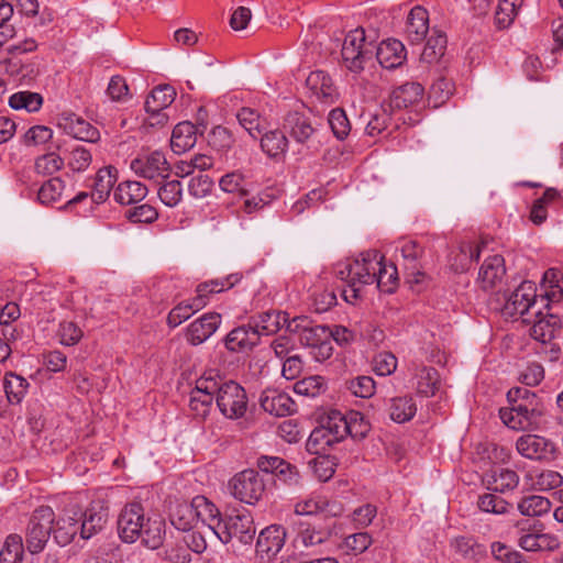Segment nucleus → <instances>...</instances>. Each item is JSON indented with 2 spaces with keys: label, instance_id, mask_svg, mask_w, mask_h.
Segmentation results:
<instances>
[{
  "label": "nucleus",
  "instance_id": "1",
  "mask_svg": "<svg viewBox=\"0 0 563 563\" xmlns=\"http://www.w3.org/2000/svg\"><path fill=\"white\" fill-rule=\"evenodd\" d=\"M107 514L93 507L82 512L79 508L65 509L52 525L53 538L62 547L79 540H88L102 530Z\"/></svg>",
  "mask_w": 563,
  "mask_h": 563
},
{
  "label": "nucleus",
  "instance_id": "2",
  "mask_svg": "<svg viewBox=\"0 0 563 563\" xmlns=\"http://www.w3.org/2000/svg\"><path fill=\"white\" fill-rule=\"evenodd\" d=\"M380 260L384 257L378 251L369 250L353 261L338 264L335 274L345 283L342 296L346 302H354L361 296L364 286L375 283V273L379 269Z\"/></svg>",
  "mask_w": 563,
  "mask_h": 563
},
{
  "label": "nucleus",
  "instance_id": "3",
  "mask_svg": "<svg viewBox=\"0 0 563 563\" xmlns=\"http://www.w3.org/2000/svg\"><path fill=\"white\" fill-rule=\"evenodd\" d=\"M240 279L241 277L238 274H232L224 278L211 279L199 284L196 288V296L191 300L178 303L168 313V325L172 328L178 327L189 319L195 312L202 309L207 305L210 295L219 294L232 288L240 282Z\"/></svg>",
  "mask_w": 563,
  "mask_h": 563
},
{
  "label": "nucleus",
  "instance_id": "4",
  "mask_svg": "<svg viewBox=\"0 0 563 563\" xmlns=\"http://www.w3.org/2000/svg\"><path fill=\"white\" fill-rule=\"evenodd\" d=\"M216 401L220 412L229 419H239L247 409V396L244 388L233 380L224 382L218 373Z\"/></svg>",
  "mask_w": 563,
  "mask_h": 563
},
{
  "label": "nucleus",
  "instance_id": "5",
  "mask_svg": "<svg viewBox=\"0 0 563 563\" xmlns=\"http://www.w3.org/2000/svg\"><path fill=\"white\" fill-rule=\"evenodd\" d=\"M341 56L344 66L355 74L365 68V64L373 57V47L366 42L365 31L355 29L350 31L342 45Z\"/></svg>",
  "mask_w": 563,
  "mask_h": 563
},
{
  "label": "nucleus",
  "instance_id": "6",
  "mask_svg": "<svg viewBox=\"0 0 563 563\" xmlns=\"http://www.w3.org/2000/svg\"><path fill=\"white\" fill-rule=\"evenodd\" d=\"M537 288L533 282L523 280L506 298L503 313L509 318H521L522 322L530 323L533 311L538 308Z\"/></svg>",
  "mask_w": 563,
  "mask_h": 563
},
{
  "label": "nucleus",
  "instance_id": "7",
  "mask_svg": "<svg viewBox=\"0 0 563 563\" xmlns=\"http://www.w3.org/2000/svg\"><path fill=\"white\" fill-rule=\"evenodd\" d=\"M256 533L254 520L250 514H235L227 516L216 526L217 537L222 543L227 544L233 540L239 543L252 544Z\"/></svg>",
  "mask_w": 563,
  "mask_h": 563
},
{
  "label": "nucleus",
  "instance_id": "8",
  "mask_svg": "<svg viewBox=\"0 0 563 563\" xmlns=\"http://www.w3.org/2000/svg\"><path fill=\"white\" fill-rule=\"evenodd\" d=\"M229 487L235 499L249 505L256 504L266 489L263 476L253 468L235 474L230 479Z\"/></svg>",
  "mask_w": 563,
  "mask_h": 563
},
{
  "label": "nucleus",
  "instance_id": "9",
  "mask_svg": "<svg viewBox=\"0 0 563 563\" xmlns=\"http://www.w3.org/2000/svg\"><path fill=\"white\" fill-rule=\"evenodd\" d=\"M53 522L54 511L51 507L42 506L33 512L25 537L26 548L31 553L43 551L48 538L53 536Z\"/></svg>",
  "mask_w": 563,
  "mask_h": 563
},
{
  "label": "nucleus",
  "instance_id": "10",
  "mask_svg": "<svg viewBox=\"0 0 563 563\" xmlns=\"http://www.w3.org/2000/svg\"><path fill=\"white\" fill-rule=\"evenodd\" d=\"M218 382V371L208 369L197 380L190 393L189 407L198 418H206L213 404Z\"/></svg>",
  "mask_w": 563,
  "mask_h": 563
},
{
  "label": "nucleus",
  "instance_id": "11",
  "mask_svg": "<svg viewBox=\"0 0 563 563\" xmlns=\"http://www.w3.org/2000/svg\"><path fill=\"white\" fill-rule=\"evenodd\" d=\"M130 168L141 178L159 181L168 178L170 164L162 151L142 152L130 163Z\"/></svg>",
  "mask_w": 563,
  "mask_h": 563
},
{
  "label": "nucleus",
  "instance_id": "12",
  "mask_svg": "<svg viewBox=\"0 0 563 563\" xmlns=\"http://www.w3.org/2000/svg\"><path fill=\"white\" fill-rule=\"evenodd\" d=\"M510 408H501L499 416L503 422L514 430L534 429L539 424L542 409L540 405L528 402H509Z\"/></svg>",
  "mask_w": 563,
  "mask_h": 563
},
{
  "label": "nucleus",
  "instance_id": "13",
  "mask_svg": "<svg viewBox=\"0 0 563 563\" xmlns=\"http://www.w3.org/2000/svg\"><path fill=\"white\" fill-rule=\"evenodd\" d=\"M145 522L144 509L139 503L126 505L118 519V530L124 542L133 543L142 534V528Z\"/></svg>",
  "mask_w": 563,
  "mask_h": 563
},
{
  "label": "nucleus",
  "instance_id": "14",
  "mask_svg": "<svg viewBox=\"0 0 563 563\" xmlns=\"http://www.w3.org/2000/svg\"><path fill=\"white\" fill-rule=\"evenodd\" d=\"M530 335L541 344L550 343L561 331V319L556 313H543L540 308L533 311Z\"/></svg>",
  "mask_w": 563,
  "mask_h": 563
},
{
  "label": "nucleus",
  "instance_id": "15",
  "mask_svg": "<svg viewBox=\"0 0 563 563\" xmlns=\"http://www.w3.org/2000/svg\"><path fill=\"white\" fill-rule=\"evenodd\" d=\"M249 322L252 323L260 338L276 333L284 324H286L289 332H297L299 330L298 319L288 321L285 312H263L252 317Z\"/></svg>",
  "mask_w": 563,
  "mask_h": 563
},
{
  "label": "nucleus",
  "instance_id": "16",
  "mask_svg": "<svg viewBox=\"0 0 563 563\" xmlns=\"http://www.w3.org/2000/svg\"><path fill=\"white\" fill-rule=\"evenodd\" d=\"M328 333L327 327L305 328L300 333V341L310 346L311 357L319 363L329 360L333 354V346L328 338L321 336Z\"/></svg>",
  "mask_w": 563,
  "mask_h": 563
},
{
  "label": "nucleus",
  "instance_id": "17",
  "mask_svg": "<svg viewBox=\"0 0 563 563\" xmlns=\"http://www.w3.org/2000/svg\"><path fill=\"white\" fill-rule=\"evenodd\" d=\"M516 449L518 453L529 460H548L554 453V444L536 434H525L517 439Z\"/></svg>",
  "mask_w": 563,
  "mask_h": 563
},
{
  "label": "nucleus",
  "instance_id": "18",
  "mask_svg": "<svg viewBox=\"0 0 563 563\" xmlns=\"http://www.w3.org/2000/svg\"><path fill=\"white\" fill-rule=\"evenodd\" d=\"M221 314L208 312L192 321L186 331V339L191 345L207 341L220 327Z\"/></svg>",
  "mask_w": 563,
  "mask_h": 563
},
{
  "label": "nucleus",
  "instance_id": "19",
  "mask_svg": "<svg viewBox=\"0 0 563 563\" xmlns=\"http://www.w3.org/2000/svg\"><path fill=\"white\" fill-rule=\"evenodd\" d=\"M306 86L311 95L322 103L332 104L339 97L331 77L323 70L311 71L306 79Z\"/></svg>",
  "mask_w": 563,
  "mask_h": 563
},
{
  "label": "nucleus",
  "instance_id": "20",
  "mask_svg": "<svg viewBox=\"0 0 563 563\" xmlns=\"http://www.w3.org/2000/svg\"><path fill=\"white\" fill-rule=\"evenodd\" d=\"M286 530L279 525H272L263 529L256 540V553L264 558L275 556L284 547Z\"/></svg>",
  "mask_w": 563,
  "mask_h": 563
},
{
  "label": "nucleus",
  "instance_id": "21",
  "mask_svg": "<svg viewBox=\"0 0 563 563\" xmlns=\"http://www.w3.org/2000/svg\"><path fill=\"white\" fill-rule=\"evenodd\" d=\"M258 343L260 336L250 322L233 329L224 339L225 347L232 352L252 350Z\"/></svg>",
  "mask_w": 563,
  "mask_h": 563
},
{
  "label": "nucleus",
  "instance_id": "22",
  "mask_svg": "<svg viewBox=\"0 0 563 563\" xmlns=\"http://www.w3.org/2000/svg\"><path fill=\"white\" fill-rule=\"evenodd\" d=\"M405 45L398 40L383 41L376 49V58L378 63L387 69H394L404 64L406 60Z\"/></svg>",
  "mask_w": 563,
  "mask_h": 563
},
{
  "label": "nucleus",
  "instance_id": "23",
  "mask_svg": "<svg viewBox=\"0 0 563 563\" xmlns=\"http://www.w3.org/2000/svg\"><path fill=\"white\" fill-rule=\"evenodd\" d=\"M284 130L297 142L307 143L316 130L309 118L299 112H290L284 120Z\"/></svg>",
  "mask_w": 563,
  "mask_h": 563
},
{
  "label": "nucleus",
  "instance_id": "24",
  "mask_svg": "<svg viewBox=\"0 0 563 563\" xmlns=\"http://www.w3.org/2000/svg\"><path fill=\"white\" fill-rule=\"evenodd\" d=\"M196 522L200 520L203 527L214 536L216 526L221 522L220 511L213 503L205 496L198 495L191 499Z\"/></svg>",
  "mask_w": 563,
  "mask_h": 563
},
{
  "label": "nucleus",
  "instance_id": "25",
  "mask_svg": "<svg viewBox=\"0 0 563 563\" xmlns=\"http://www.w3.org/2000/svg\"><path fill=\"white\" fill-rule=\"evenodd\" d=\"M261 407L276 417L289 416L295 411V402L286 393L269 390L262 395Z\"/></svg>",
  "mask_w": 563,
  "mask_h": 563
},
{
  "label": "nucleus",
  "instance_id": "26",
  "mask_svg": "<svg viewBox=\"0 0 563 563\" xmlns=\"http://www.w3.org/2000/svg\"><path fill=\"white\" fill-rule=\"evenodd\" d=\"M486 487L498 493L514 490L519 484L518 474L509 468L497 467L490 470L483 478Z\"/></svg>",
  "mask_w": 563,
  "mask_h": 563
},
{
  "label": "nucleus",
  "instance_id": "27",
  "mask_svg": "<svg viewBox=\"0 0 563 563\" xmlns=\"http://www.w3.org/2000/svg\"><path fill=\"white\" fill-rule=\"evenodd\" d=\"M429 31L428 11L417 5L408 14L406 23V33L412 44L421 43Z\"/></svg>",
  "mask_w": 563,
  "mask_h": 563
},
{
  "label": "nucleus",
  "instance_id": "28",
  "mask_svg": "<svg viewBox=\"0 0 563 563\" xmlns=\"http://www.w3.org/2000/svg\"><path fill=\"white\" fill-rule=\"evenodd\" d=\"M423 96V87L418 82H406L395 88L390 95L393 109H406L419 103Z\"/></svg>",
  "mask_w": 563,
  "mask_h": 563
},
{
  "label": "nucleus",
  "instance_id": "29",
  "mask_svg": "<svg viewBox=\"0 0 563 563\" xmlns=\"http://www.w3.org/2000/svg\"><path fill=\"white\" fill-rule=\"evenodd\" d=\"M506 273L505 261L501 255L487 257L482 264L478 273V282L483 289H489L501 280Z\"/></svg>",
  "mask_w": 563,
  "mask_h": 563
},
{
  "label": "nucleus",
  "instance_id": "30",
  "mask_svg": "<svg viewBox=\"0 0 563 563\" xmlns=\"http://www.w3.org/2000/svg\"><path fill=\"white\" fill-rule=\"evenodd\" d=\"M197 142V128L188 122L184 121L178 123L172 133L170 147L176 154L185 153L195 146Z\"/></svg>",
  "mask_w": 563,
  "mask_h": 563
},
{
  "label": "nucleus",
  "instance_id": "31",
  "mask_svg": "<svg viewBox=\"0 0 563 563\" xmlns=\"http://www.w3.org/2000/svg\"><path fill=\"white\" fill-rule=\"evenodd\" d=\"M148 194L147 187L136 180L120 183L113 192L114 200L122 205H133L142 201Z\"/></svg>",
  "mask_w": 563,
  "mask_h": 563
},
{
  "label": "nucleus",
  "instance_id": "32",
  "mask_svg": "<svg viewBox=\"0 0 563 563\" xmlns=\"http://www.w3.org/2000/svg\"><path fill=\"white\" fill-rule=\"evenodd\" d=\"M117 173L113 166H107L98 170L90 194L96 203H102L108 199L117 181Z\"/></svg>",
  "mask_w": 563,
  "mask_h": 563
},
{
  "label": "nucleus",
  "instance_id": "33",
  "mask_svg": "<svg viewBox=\"0 0 563 563\" xmlns=\"http://www.w3.org/2000/svg\"><path fill=\"white\" fill-rule=\"evenodd\" d=\"M341 506L330 503L324 497H310L295 505V514L299 516H312L319 512H325L331 516H338L341 512Z\"/></svg>",
  "mask_w": 563,
  "mask_h": 563
},
{
  "label": "nucleus",
  "instance_id": "34",
  "mask_svg": "<svg viewBox=\"0 0 563 563\" xmlns=\"http://www.w3.org/2000/svg\"><path fill=\"white\" fill-rule=\"evenodd\" d=\"M417 412V405L412 396H398L388 401L389 418L396 423L410 421Z\"/></svg>",
  "mask_w": 563,
  "mask_h": 563
},
{
  "label": "nucleus",
  "instance_id": "35",
  "mask_svg": "<svg viewBox=\"0 0 563 563\" xmlns=\"http://www.w3.org/2000/svg\"><path fill=\"white\" fill-rule=\"evenodd\" d=\"M169 519L170 523L179 531L192 530L197 523L192 501H176L170 507Z\"/></svg>",
  "mask_w": 563,
  "mask_h": 563
},
{
  "label": "nucleus",
  "instance_id": "36",
  "mask_svg": "<svg viewBox=\"0 0 563 563\" xmlns=\"http://www.w3.org/2000/svg\"><path fill=\"white\" fill-rule=\"evenodd\" d=\"M165 536V521L159 516L148 517L142 528L140 539L142 543L155 550L163 544Z\"/></svg>",
  "mask_w": 563,
  "mask_h": 563
},
{
  "label": "nucleus",
  "instance_id": "37",
  "mask_svg": "<svg viewBox=\"0 0 563 563\" xmlns=\"http://www.w3.org/2000/svg\"><path fill=\"white\" fill-rule=\"evenodd\" d=\"M59 122H69V133L78 140L96 142L99 139V131L86 120L76 114H63Z\"/></svg>",
  "mask_w": 563,
  "mask_h": 563
},
{
  "label": "nucleus",
  "instance_id": "38",
  "mask_svg": "<svg viewBox=\"0 0 563 563\" xmlns=\"http://www.w3.org/2000/svg\"><path fill=\"white\" fill-rule=\"evenodd\" d=\"M176 91L169 85L155 87L146 98L144 108L146 112H159L168 108L175 100Z\"/></svg>",
  "mask_w": 563,
  "mask_h": 563
},
{
  "label": "nucleus",
  "instance_id": "39",
  "mask_svg": "<svg viewBox=\"0 0 563 563\" xmlns=\"http://www.w3.org/2000/svg\"><path fill=\"white\" fill-rule=\"evenodd\" d=\"M413 366L418 394L426 397L434 396L440 383L438 371L424 365L415 364Z\"/></svg>",
  "mask_w": 563,
  "mask_h": 563
},
{
  "label": "nucleus",
  "instance_id": "40",
  "mask_svg": "<svg viewBox=\"0 0 563 563\" xmlns=\"http://www.w3.org/2000/svg\"><path fill=\"white\" fill-rule=\"evenodd\" d=\"M451 545L456 554L472 562L481 561L485 554V547L471 537H457Z\"/></svg>",
  "mask_w": 563,
  "mask_h": 563
},
{
  "label": "nucleus",
  "instance_id": "41",
  "mask_svg": "<svg viewBox=\"0 0 563 563\" xmlns=\"http://www.w3.org/2000/svg\"><path fill=\"white\" fill-rule=\"evenodd\" d=\"M446 44L445 33L433 29L422 51L421 59L429 64L438 62L444 55Z\"/></svg>",
  "mask_w": 563,
  "mask_h": 563
},
{
  "label": "nucleus",
  "instance_id": "42",
  "mask_svg": "<svg viewBox=\"0 0 563 563\" xmlns=\"http://www.w3.org/2000/svg\"><path fill=\"white\" fill-rule=\"evenodd\" d=\"M519 512L527 517H540L551 509V501L539 495L522 497L517 505Z\"/></svg>",
  "mask_w": 563,
  "mask_h": 563
},
{
  "label": "nucleus",
  "instance_id": "43",
  "mask_svg": "<svg viewBox=\"0 0 563 563\" xmlns=\"http://www.w3.org/2000/svg\"><path fill=\"white\" fill-rule=\"evenodd\" d=\"M260 136L261 147L269 157H277L286 152L288 140L284 132L273 130Z\"/></svg>",
  "mask_w": 563,
  "mask_h": 563
},
{
  "label": "nucleus",
  "instance_id": "44",
  "mask_svg": "<svg viewBox=\"0 0 563 563\" xmlns=\"http://www.w3.org/2000/svg\"><path fill=\"white\" fill-rule=\"evenodd\" d=\"M3 387L9 402L20 404L26 395L29 383L24 377L10 372L4 376Z\"/></svg>",
  "mask_w": 563,
  "mask_h": 563
},
{
  "label": "nucleus",
  "instance_id": "45",
  "mask_svg": "<svg viewBox=\"0 0 563 563\" xmlns=\"http://www.w3.org/2000/svg\"><path fill=\"white\" fill-rule=\"evenodd\" d=\"M329 536L324 529H317L309 523L300 522L296 542L303 548H311L325 542Z\"/></svg>",
  "mask_w": 563,
  "mask_h": 563
},
{
  "label": "nucleus",
  "instance_id": "46",
  "mask_svg": "<svg viewBox=\"0 0 563 563\" xmlns=\"http://www.w3.org/2000/svg\"><path fill=\"white\" fill-rule=\"evenodd\" d=\"M377 288L386 294H391L398 284V273L394 264H386L379 261V269L375 273Z\"/></svg>",
  "mask_w": 563,
  "mask_h": 563
},
{
  "label": "nucleus",
  "instance_id": "47",
  "mask_svg": "<svg viewBox=\"0 0 563 563\" xmlns=\"http://www.w3.org/2000/svg\"><path fill=\"white\" fill-rule=\"evenodd\" d=\"M544 280L550 283L551 290H547L541 297L540 302L549 308L550 302H559L563 297V273L555 268H550L544 274Z\"/></svg>",
  "mask_w": 563,
  "mask_h": 563
},
{
  "label": "nucleus",
  "instance_id": "48",
  "mask_svg": "<svg viewBox=\"0 0 563 563\" xmlns=\"http://www.w3.org/2000/svg\"><path fill=\"white\" fill-rule=\"evenodd\" d=\"M321 424L327 432L332 435L336 443L342 441L349 433V426L345 421V416L338 410L330 411L325 418L322 419Z\"/></svg>",
  "mask_w": 563,
  "mask_h": 563
},
{
  "label": "nucleus",
  "instance_id": "49",
  "mask_svg": "<svg viewBox=\"0 0 563 563\" xmlns=\"http://www.w3.org/2000/svg\"><path fill=\"white\" fill-rule=\"evenodd\" d=\"M336 442L332 435L327 432L324 427L320 423L314 428L307 440V450L312 454L327 453L328 449Z\"/></svg>",
  "mask_w": 563,
  "mask_h": 563
},
{
  "label": "nucleus",
  "instance_id": "50",
  "mask_svg": "<svg viewBox=\"0 0 563 563\" xmlns=\"http://www.w3.org/2000/svg\"><path fill=\"white\" fill-rule=\"evenodd\" d=\"M23 552L22 538L18 534H11L7 538L0 551V563H22Z\"/></svg>",
  "mask_w": 563,
  "mask_h": 563
},
{
  "label": "nucleus",
  "instance_id": "51",
  "mask_svg": "<svg viewBox=\"0 0 563 563\" xmlns=\"http://www.w3.org/2000/svg\"><path fill=\"white\" fill-rule=\"evenodd\" d=\"M42 96L36 92L20 91L9 98V106L15 110L37 111L42 106Z\"/></svg>",
  "mask_w": 563,
  "mask_h": 563
},
{
  "label": "nucleus",
  "instance_id": "52",
  "mask_svg": "<svg viewBox=\"0 0 563 563\" xmlns=\"http://www.w3.org/2000/svg\"><path fill=\"white\" fill-rule=\"evenodd\" d=\"M559 197V192L554 188H548L542 197L537 199L530 211V220L534 224H542L548 217L547 206Z\"/></svg>",
  "mask_w": 563,
  "mask_h": 563
},
{
  "label": "nucleus",
  "instance_id": "53",
  "mask_svg": "<svg viewBox=\"0 0 563 563\" xmlns=\"http://www.w3.org/2000/svg\"><path fill=\"white\" fill-rule=\"evenodd\" d=\"M327 388L325 379L320 375L305 377L298 380L294 390L296 394L307 397H317Z\"/></svg>",
  "mask_w": 563,
  "mask_h": 563
},
{
  "label": "nucleus",
  "instance_id": "54",
  "mask_svg": "<svg viewBox=\"0 0 563 563\" xmlns=\"http://www.w3.org/2000/svg\"><path fill=\"white\" fill-rule=\"evenodd\" d=\"M240 125L253 137L262 135L263 126L260 114L251 108H242L236 114Z\"/></svg>",
  "mask_w": 563,
  "mask_h": 563
},
{
  "label": "nucleus",
  "instance_id": "55",
  "mask_svg": "<svg viewBox=\"0 0 563 563\" xmlns=\"http://www.w3.org/2000/svg\"><path fill=\"white\" fill-rule=\"evenodd\" d=\"M345 388L355 397L369 398L375 393V382L371 376L360 375L347 379Z\"/></svg>",
  "mask_w": 563,
  "mask_h": 563
},
{
  "label": "nucleus",
  "instance_id": "56",
  "mask_svg": "<svg viewBox=\"0 0 563 563\" xmlns=\"http://www.w3.org/2000/svg\"><path fill=\"white\" fill-rule=\"evenodd\" d=\"M316 455V457L309 461V466L319 481L327 482L333 476L335 464L325 453Z\"/></svg>",
  "mask_w": 563,
  "mask_h": 563
},
{
  "label": "nucleus",
  "instance_id": "57",
  "mask_svg": "<svg viewBox=\"0 0 563 563\" xmlns=\"http://www.w3.org/2000/svg\"><path fill=\"white\" fill-rule=\"evenodd\" d=\"M64 181L54 177L44 183L37 192V198L41 203L49 205L58 201L64 190Z\"/></svg>",
  "mask_w": 563,
  "mask_h": 563
},
{
  "label": "nucleus",
  "instance_id": "58",
  "mask_svg": "<svg viewBox=\"0 0 563 563\" xmlns=\"http://www.w3.org/2000/svg\"><path fill=\"white\" fill-rule=\"evenodd\" d=\"M161 201L167 207H176L183 199V187L179 180L165 181L157 190Z\"/></svg>",
  "mask_w": 563,
  "mask_h": 563
},
{
  "label": "nucleus",
  "instance_id": "59",
  "mask_svg": "<svg viewBox=\"0 0 563 563\" xmlns=\"http://www.w3.org/2000/svg\"><path fill=\"white\" fill-rule=\"evenodd\" d=\"M163 559L168 563H189L191 553L181 539L165 545Z\"/></svg>",
  "mask_w": 563,
  "mask_h": 563
},
{
  "label": "nucleus",
  "instance_id": "60",
  "mask_svg": "<svg viewBox=\"0 0 563 563\" xmlns=\"http://www.w3.org/2000/svg\"><path fill=\"white\" fill-rule=\"evenodd\" d=\"M453 82L444 77L437 79L430 87L429 99L434 107L443 104L453 93Z\"/></svg>",
  "mask_w": 563,
  "mask_h": 563
},
{
  "label": "nucleus",
  "instance_id": "61",
  "mask_svg": "<svg viewBox=\"0 0 563 563\" xmlns=\"http://www.w3.org/2000/svg\"><path fill=\"white\" fill-rule=\"evenodd\" d=\"M477 505L482 511L495 515L506 514L510 507V504L503 497L492 493L479 496Z\"/></svg>",
  "mask_w": 563,
  "mask_h": 563
},
{
  "label": "nucleus",
  "instance_id": "62",
  "mask_svg": "<svg viewBox=\"0 0 563 563\" xmlns=\"http://www.w3.org/2000/svg\"><path fill=\"white\" fill-rule=\"evenodd\" d=\"M328 122L336 139L343 140L349 135L351 126L349 119L342 109L336 108L331 110Z\"/></svg>",
  "mask_w": 563,
  "mask_h": 563
},
{
  "label": "nucleus",
  "instance_id": "63",
  "mask_svg": "<svg viewBox=\"0 0 563 563\" xmlns=\"http://www.w3.org/2000/svg\"><path fill=\"white\" fill-rule=\"evenodd\" d=\"M84 332L73 321H63L59 323L58 336L60 344L65 346L76 345L82 338Z\"/></svg>",
  "mask_w": 563,
  "mask_h": 563
},
{
  "label": "nucleus",
  "instance_id": "64",
  "mask_svg": "<svg viewBox=\"0 0 563 563\" xmlns=\"http://www.w3.org/2000/svg\"><path fill=\"white\" fill-rule=\"evenodd\" d=\"M490 548L492 554L500 563H527L525 556L520 552L504 543L494 542Z\"/></svg>",
  "mask_w": 563,
  "mask_h": 563
}]
</instances>
